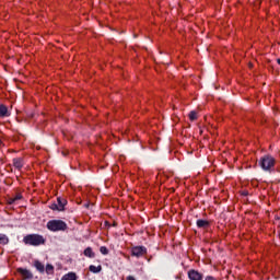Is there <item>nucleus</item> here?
Listing matches in <instances>:
<instances>
[{"label":"nucleus","instance_id":"obj_1","mask_svg":"<svg viewBox=\"0 0 280 280\" xmlns=\"http://www.w3.org/2000/svg\"><path fill=\"white\" fill-rule=\"evenodd\" d=\"M277 164V160L270 155L266 154L262 158H260L258 165L261 167L264 172H275V165Z\"/></svg>","mask_w":280,"mask_h":280},{"label":"nucleus","instance_id":"obj_2","mask_svg":"<svg viewBox=\"0 0 280 280\" xmlns=\"http://www.w3.org/2000/svg\"><path fill=\"white\" fill-rule=\"evenodd\" d=\"M23 242L26 246H42L45 244L46 240L40 234H27L24 236Z\"/></svg>","mask_w":280,"mask_h":280},{"label":"nucleus","instance_id":"obj_3","mask_svg":"<svg viewBox=\"0 0 280 280\" xmlns=\"http://www.w3.org/2000/svg\"><path fill=\"white\" fill-rule=\"evenodd\" d=\"M46 228L52 233H58L59 231H67L69 229L67 222L56 219L48 221Z\"/></svg>","mask_w":280,"mask_h":280},{"label":"nucleus","instance_id":"obj_4","mask_svg":"<svg viewBox=\"0 0 280 280\" xmlns=\"http://www.w3.org/2000/svg\"><path fill=\"white\" fill-rule=\"evenodd\" d=\"M65 207H67V199L62 198V197H58L57 198V203L54 202L49 206V208L52 211H65Z\"/></svg>","mask_w":280,"mask_h":280},{"label":"nucleus","instance_id":"obj_5","mask_svg":"<svg viewBox=\"0 0 280 280\" xmlns=\"http://www.w3.org/2000/svg\"><path fill=\"white\" fill-rule=\"evenodd\" d=\"M18 275H20V277H22V280H31L34 279V273H32L31 270L20 267L16 269Z\"/></svg>","mask_w":280,"mask_h":280},{"label":"nucleus","instance_id":"obj_6","mask_svg":"<svg viewBox=\"0 0 280 280\" xmlns=\"http://www.w3.org/2000/svg\"><path fill=\"white\" fill-rule=\"evenodd\" d=\"M132 257H143V255H148V248L145 246H135L131 248Z\"/></svg>","mask_w":280,"mask_h":280},{"label":"nucleus","instance_id":"obj_7","mask_svg":"<svg viewBox=\"0 0 280 280\" xmlns=\"http://www.w3.org/2000/svg\"><path fill=\"white\" fill-rule=\"evenodd\" d=\"M188 279L190 280H202L205 276L196 269L188 270Z\"/></svg>","mask_w":280,"mask_h":280},{"label":"nucleus","instance_id":"obj_8","mask_svg":"<svg viewBox=\"0 0 280 280\" xmlns=\"http://www.w3.org/2000/svg\"><path fill=\"white\" fill-rule=\"evenodd\" d=\"M198 229H209L211 226V223L207 220L199 219L196 222Z\"/></svg>","mask_w":280,"mask_h":280},{"label":"nucleus","instance_id":"obj_9","mask_svg":"<svg viewBox=\"0 0 280 280\" xmlns=\"http://www.w3.org/2000/svg\"><path fill=\"white\" fill-rule=\"evenodd\" d=\"M10 110L8 109V106L0 104V117H10Z\"/></svg>","mask_w":280,"mask_h":280},{"label":"nucleus","instance_id":"obj_10","mask_svg":"<svg viewBox=\"0 0 280 280\" xmlns=\"http://www.w3.org/2000/svg\"><path fill=\"white\" fill-rule=\"evenodd\" d=\"M33 266L36 268L37 272H40L42 275L45 272V265L39 260H35Z\"/></svg>","mask_w":280,"mask_h":280},{"label":"nucleus","instance_id":"obj_11","mask_svg":"<svg viewBox=\"0 0 280 280\" xmlns=\"http://www.w3.org/2000/svg\"><path fill=\"white\" fill-rule=\"evenodd\" d=\"M13 166L15 167V170H22L23 168V159H21V158L13 159Z\"/></svg>","mask_w":280,"mask_h":280},{"label":"nucleus","instance_id":"obj_12","mask_svg":"<svg viewBox=\"0 0 280 280\" xmlns=\"http://www.w3.org/2000/svg\"><path fill=\"white\" fill-rule=\"evenodd\" d=\"M83 255L89 257L90 259H95V254L93 253V248L88 247L84 249Z\"/></svg>","mask_w":280,"mask_h":280},{"label":"nucleus","instance_id":"obj_13","mask_svg":"<svg viewBox=\"0 0 280 280\" xmlns=\"http://www.w3.org/2000/svg\"><path fill=\"white\" fill-rule=\"evenodd\" d=\"M89 270H90V272L97 275L98 272H102V265H98L97 267L95 265H91L89 267Z\"/></svg>","mask_w":280,"mask_h":280},{"label":"nucleus","instance_id":"obj_14","mask_svg":"<svg viewBox=\"0 0 280 280\" xmlns=\"http://www.w3.org/2000/svg\"><path fill=\"white\" fill-rule=\"evenodd\" d=\"M61 280H78V276L75 275V272H69L67 275H65Z\"/></svg>","mask_w":280,"mask_h":280},{"label":"nucleus","instance_id":"obj_15","mask_svg":"<svg viewBox=\"0 0 280 280\" xmlns=\"http://www.w3.org/2000/svg\"><path fill=\"white\" fill-rule=\"evenodd\" d=\"M0 244H2V246L10 244V238L8 235L0 233Z\"/></svg>","mask_w":280,"mask_h":280},{"label":"nucleus","instance_id":"obj_16","mask_svg":"<svg viewBox=\"0 0 280 280\" xmlns=\"http://www.w3.org/2000/svg\"><path fill=\"white\" fill-rule=\"evenodd\" d=\"M189 119L190 121H196V119H198V113H196L195 110H191L189 113Z\"/></svg>","mask_w":280,"mask_h":280},{"label":"nucleus","instance_id":"obj_17","mask_svg":"<svg viewBox=\"0 0 280 280\" xmlns=\"http://www.w3.org/2000/svg\"><path fill=\"white\" fill-rule=\"evenodd\" d=\"M46 272H47V275H54V266L52 265H47L46 266Z\"/></svg>","mask_w":280,"mask_h":280},{"label":"nucleus","instance_id":"obj_18","mask_svg":"<svg viewBox=\"0 0 280 280\" xmlns=\"http://www.w3.org/2000/svg\"><path fill=\"white\" fill-rule=\"evenodd\" d=\"M100 253H101L102 255H108V247H106V246H101V247H100Z\"/></svg>","mask_w":280,"mask_h":280},{"label":"nucleus","instance_id":"obj_19","mask_svg":"<svg viewBox=\"0 0 280 280\" xmlns=\"http://www.w3.org/2000/svg\"><path fill=\"white\" fill-rule=\"evenodd\" d=\"M13 198V200L16 202V201H19V200H22L23 199V195H21V194H16V196H14V197H12Z\"/></svg>","mask_w":280,"mask_h":280},{"label":"nucleus","instance_id":"obj_20","mask_svg":"<svg viewBox=\"0 0 280 280\" xmlns=\"http://www.w3.org/2000/svg\"><path fill=\"white\" fill-rule=\"evenodd\" d=\"M7 202H8V205H14L16 201L14 200L13 197H9Z\"/></svg>","mask_w":280,"mask_h":280},{"label":"nucleus","instance_id":"obj_21","mask_svg":"<svg viewBox=\"0 0 280 280\" xmlns=\"http://www.w3.org/2000/svg\"><path fill=\"white\" fill-rule=\"evenodd\" d=\"M205 280H218V279H215V277H213V276H207V277L205 278Z\"/></svg>","mask_w":280,"mask_h":280},{"label":"nucleus","instance_id":"obj_22","mask_svg":"<svg viewBox=\"0 0 280 280\" xmlns=\"http://www.w3.org/2000/svg\"><path fill=\"white\" fill-rule=\"evenodd\" d=\"M127 280H137V279H135V277H132V276H128Z\"/></svg>","mask_w":280,"mask_h":280},{"label":"nucleus","instance_id":"obj_23","mask_svg":"<svg viewBox=\"0 0 280 280\" xmlns=\"http://www.w3.org/2000/svg\"><path fill=\"white\" fill-rule=\"evenodd\" d=\"M105 226H108V229H110V223H108V221H105Z\"/></svg>","mask_w":280,"mask_h":280},{"label":"nucleus","instance_id":"obj_24","mask_svg":"<svg viewBox=\"0 0 280 280\" xmlns=\"http://www.w3.org/2000/svg\"><path fill=\"white\" fill-rule=\"evenodd\" d=\"M5 145L2 140H0V148H3Z\"/></svg>","mask_w":280,"mask_h":280},{"label":"nucleus","instance_id":"obj_25","mask_svg":"<svg viewBox=\"0 0 280 280\" xmlns=\"http://www.w3.org/2000/svg\"><path fill=\"white\" fill-rule=\"evenodd\" d=\"M243 196H248V192H246V191H245V192H243Z\"/></svg>","mask_w":280,"mask_h":280},{"label":"nucleus","instance_id":"obj_26","mask_svg":"<svg viewBox=\"0 0 280 280\" xmlns=\"http://www.w3.org/2000/svg\"><path fill=\"white\" fill-rule=\"evenodd\" d=\"M85 207L89 208V203H86Z\"/></svg>","mask_w":280,"mask_h":280}]
</instances>
